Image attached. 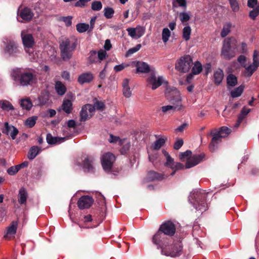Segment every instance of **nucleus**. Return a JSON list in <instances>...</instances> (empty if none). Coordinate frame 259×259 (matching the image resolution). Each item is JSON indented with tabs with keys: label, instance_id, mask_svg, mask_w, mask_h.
<instances>
[{
	"label": "nucleus",
	"instance_id": "nucleus-1",
	"mask_svg": "<svg viewBox=\"0 0 259 259\" xmlns=\"http://www.w3.org/2000/svg\"><path fill=\"white\" fill-rule=\"evenodd\" d=\"M12 76L20 86H33L37 82V72L32 68H17L13 70Z\"/></svg>",
	"mask_w": 259,
	"mask_h": 259
},
{
	"label": "nucleus",
	"instance_id": "nucleus-2",
	"mask_svg": "<svg viewBox=\"0 0 259 259\" xmlns=\"http://www.w3.org/2000/svg\"><path fill=\"white\" fill-rule=\"evenodd\" d=\"M165 95L167 98L172 103L173 105L162 106L161 109L163 113H165L170 111L174 112L181 111L184 108L181 103L180 93L175 88H166Z\"/></svg>",
	"mask_w": 259,
	"mask_h": 259
},
{
	"label": "nucleus",
	"instance_id": "nucleus-3",
	"mask_svg": "<svg viewBox=\"0 0 259 259\" xmlns=\"http://www.w3.org/2000/svg\"><path fill=\"white\" fill-rule=\"evenodd\" d=\"M175 232L176 227L174 224L171 221H167L160 226L158 231L153 236L152 242L157 246H161L163 241L168 240L166 235L173 236Z\"/></svg>",
	"mask_w": 259,
	"mask_h": 259
},
{
	"label": "nucleus",
	"instance_id": "nucleus-4",
	"mask_svg": "<svg viewBox=\"0 0 259 259\" xmlns=\"http://www.w3.org/2000/svg\"><path fill=\"white\" fill-rule=\"evenodd\" d=\"M77 45V40L75 37L65 38L60 42V55L63 61H68L72 58Z\"/></svg>",
	"mask_w": 259,
	"mask_h": 259
},
{
	"label": "nucleus",
	"instance_id": "nucleus-5",
	"mask_svg": "<svg viewBox=\"0 0 259 259\" xmlns=\"http://www.w3.org/2000/svg\"><path fill=\"white\" fill-rule=\"evenodd\" d=\"M206 192L203 190H196L192 192L189 197V200L197 210L205 211L207 205L205 202Z\"/></svg>",
	"mask_w": 259,
	"mask_h": 259
},
{
	"label": "nucleus",
	"instance_id": "nucleus-6",
	"mask_svg": "<svg viewBox=\"0 0 259 259\" xmlns=\"http://www.w3.org/2000/svg\"><path fill=\"white\" fill-rule=\"evenodd\" d=\"M161 246H157L158 248H161V254L166 256L175 257L179 256L182 252V245L181 242L177 241L173 244L169 245V240L163 241Z\"/></svg>",
	"mask_w": 259,
	"mask_h": 259
},
{
	"label": "nucleus",
	"instance_id": "nucleus-7",
	"mask_svg": "<svg viewBox=\"0 0 259 259\" xmlns=\"http://www.w3.org/2000/svg\"><path fill=\"white\" fill-rule=\"evenodd\" d=\"M192 65V57L189 55H185L177 61L175 68L179 72L187 73L190 70Z\"/></svg>",
	"mask_w": 259,
	"mask_h": 259
},
{
	"label": "nucleus",
	"instance_id": "nucleus-8",
	"mask_svg": "<svg viewBox=\"0 0 259 259\" xmlns=\"http://www.w3.org/2000/svg\"><path fill=\"white\" fill-rule=\"evenodd\" d=\"M147 86L151 88L152 90H154L160 87L164 82V79L161 76H156L155 69L151 70V73L149 76L147 78Z\"/></svg>",
	"mask_w": 259,
	"mask_h": 259
},
{
	"label": "nucleus",
	"instance_id": "nucleus-9",
	"mask_svg": "<svg viewBox=\"0 0 259 259\" xmlns=\"http://www.w3.org/2000/svg\"><path fill=\"white\" fill-rule=\"evenodd\" d=\"M235 40L233 38L225 39L221 51V55L226 60H230L235 56L234 52L231 49V45Z\"/></svg>",
	"mask_w": 259,
	"mask_h": 259
},
{
	"label": "nucleus",
	"instance_id": "nucleus-10",
	"mask_svg": "<svg viewBox=\"0 0 259 259\" xmlns=\"http://www.w3.org/2000/svg\"><path fill=\"white\" fill-rule=\"evenodd\" d=\"M21 36L25 51L27 53H30L29 50L32 48L35 44L33 36L31 34L27 33L25 30H22Z\"/></svg>",
	"mask_w": 259,
	"mask_h": 259
},
{
	"label": "nucleus",
	"instance_id": "nucleus-11",
	"mask_svg": "<svg viewBox=\"0 0 259 259\" xmlns=\"http://www.w3.org/2000/svg\"><path fill=\"white\" fill-rule=\"evenodd\" d=\"M95 113V107L90 104H87L82 107L80 112V119L85 121L91 118Z\"/></svg>",
	"mask_w": 259,
	"mask_h": 259
},
{
	"label": "nucleus",
	"instance_id": "nucleus-12",
	"mask_svg": "<svg viewBox=\"0 0 259 259\" xmlns=\"http://www.w3.org/2000/svg\"><path fill=\"white\" fill-rule=\"evenodd\" d=\"M259 66V55L258 52L255 50L253 55V63L247 67H245L244 75L247 77L251 76Z\"/></svg>",
	"mask_w": 259,
	"mask_h": 259
},
{
	"label": "nucleus",
	"instance_id": "nucleus-13",
	"mask_svg": "<svg viewBox=\"0 0 259 259\" xmlns=\"http://www.w3.org/2000/svg\"><path fill=\"white\" fill-rule=\"evenodd\" d=\"M115 160V156L112 153L108 152L103 154L101 158V162L103 169L106 171L110 170Z\"/></svg>",
	"mask_w": 259,
	"mask_h": 259
},
{
	"label": "nucleus",
	"instance_id": "nucleus-14",
	"mask_svg": "<svg viewBox=\"0 0 259 259\" xmlns=\"http://www.w3.org/2000/svg\"><path fill=\"white\" fill-rule=\"evenodd\" d=\"M3 134L10 136L13 140H15L17 136L19 131L14 126L9 124L8 122L4 123V127L2 129Z\"/></svg>",
	"mask_w": 259,
	"mask_h": 259
},
{
	"label": "nucleus",
	"instance_id": "nucleus-15",
	"mask_svg": "<svg viewBox=\"0 0 259 259\" xmlns=\"http://www.w3.org/2000/svg\"><path fill=\"white\" fill-rule=\"evenodd\" d=\"M4 53L10 56H15L19 53L16 42L13 40H9L4 48Z\"/></svg>",
	"mask_w": 259,
	"mask_h": 259
},
{
	"label": "nucleus",
	"instance_id": "nucleus-16",
	"mask_svg": "<svg viewBox=\"0 0 259 259\" xmlns=\"http://www.w3.org/2000/svg\"><path fill=\"white\" fill-rule=\"evenodd\" d=\"M126 31L131 37L136 39L141 37L145 33L144 28L140 25L137 26L136 28H128L126 29Z\"/></svg>",
	"mask_w": 259,
	"mask_h": 259
},
{
	"label": "nucleus",
	"instance_id": "nucleus-17",
	"mask_svg": "<svg viewBox=\"0 0 259 259\" xmlns=\"http://www.w3.org/2000/svg\"><path fill=\"white\" fill-rule=\"evenodd\" d=\"M94 202L92 197L89 196H83L81 197L77 202L78 207L81 209L89 208Z\"/></svg>",
	"mask_w": 259,
	"mask_h": 259
},
{
	"label": "nucleus",
	"instance_id": "nucleus-18",
	"mask_svg": "<svg viewBox=\"0 0 259 259\" xmlns=\"http://www.w3.org/2000/svg\"><path fill=\"white\" fill-rule=\"evenodd\" d=\"M166 177L167 176L163 174L151 170L148 172L146 179L148 182L158 181H161Z\"/></svg>",
	"mask_w": 259,
	"mask_h": 259
},
{
	"label": "nucleus",
	"instance_id": "nucleus-19",
	"mask_svg": "<svg viewBox=\"0 0 259 259\" xmlns=\"http://www.w3.org/2000/svg\"><path fill=\"white\" fill-rule=\"evenodd\" d=\"M135 66L137 69V72H141L147 73H151V70L155 69L154 68H150L149 65L146 62L142 61H137L135 62Z\"/></svg>",
	"mask_w": 259,
	"mask_h": 259
},
{
	"label": "nucleus",
	"instance_id": "nucleus-20",
	"mask_svg": "<svg viewBox=\"0 0 259 259\" xmlns=\"http://www.w3.org/2000/svg\"><path fill=\"white\" fill-rule=\"evenodd\" d=\"M204 157V155L198 154L194 155L190 158H189L186 163V167L190 168L199 163Z\"/></svg>",
	"mask_w": 259,
	"mask_h": 259
},
{
	"label": "nucleus",
	"instance_id": "nucleus-21",
	"mask_svg": "<svg viewBox=\"0 0 259 259\" xmlns=\"http://www.w3.org/2000/svg\"><path fill=\"white\" fill-rule=\"evenodd\" d=\"M18 223L16 221H13L10 225L8 227L4 238L6 239H10L13 235H14L17 231Z\"/></svg>",
	"mask_w": 259,
	"mask_h": 259
},
{
	"label": "nucleus",
	"instance_id": "nucleus-22",
	"mask_svg": "<svg viewBox=\"0 0 259 259\" xmlns=\"http://www.w3.org/2000/svg\"><path fill=\"white\" fill-rule=\"evenodd\" d=\"M93 79V75L91 72H85L80 74L78 77V82L83 84L90 82Z\"/></svg>",
	"mask_w": 259,
	"mask_h": 259
},
{
	"label": "nucleus",
	"instance_id": "nucleus-23",
	"mask_svg": "<svg viewBox=\"0 0 259 259\" xmlns=\"http://www.w3.org/2000/svg\"><path fill=\"white\" fill-rule=\"evenodd\" d=\"M122 93L123 96L127 98H129L132 96V91L129 86V79L124 78L122 83Z\"/></svg>",
	"mask_w": 259,
	"mask_h": 259
},
{
	"label": "nucleus",
	"instance_id": "nucleus-24",
	"mask_svg": "<svg viewBox=\"0 0 259 259\" xmlns=\"http://www.w3.org/2000/svg\"><path fill=\"white\" fill-rule=\"evenodd\" d=\"M19 16L23 20L29 21L32 18L33 14L30 9L25 8L20 11Z\"/></svg>",
	"mask_w": 259,
	"mask_h": 259
},
{
	"label": "nucleus",
	"instance_id": "nucleus-25",
	"mask_svg": "<svg viewBox=\"0 0 259 259\" xmlns=\"http://www.w3.org/2000/svg\"><path fill=\"white\" fill-rule=\"evenodd\" d=\"M211 135L212 136V138L209 145V149L210 151H213L215 150L217 144L221 141V139L223 138V137L217 132L215 133H211Z\"/></svg>",
	"mask_w": 259,
	"mask_h": 259
},
{
	"label": "nucleus",
	"instance_id": "nucleus-26",
	"mask_svg": "<svg viewBox=\"0 0 259 259\" xmlns=\"http://www.w3.org/2000/svg\"><path fill=\"white\" fill-rule=\"evenodd\" d=\"M94 159L92 156H87L83 160L82 167L84 170L90 171L93 168V163Z\"/></svg>",
	"mask_w": 259,
	"mask_h": 259
},
{
	"label": "nucleus",
	"instance_id": "nucleus-27",
	"mask_svg": "<svg viewBox=\"0 0 259 259\" xmlns=\"http://www.w3.org/2000/svg\"><path fill=\"white\" fill-rule=\"evenodd\" d=\"M28 198V193L26 189L22 187L19 189L18 196V201L20 204H24Z\"/></svg>",
	"mask_w": 259,
	"mask_h": 259
},
{
	"label": "nucleus",
	"instance_id": "nucleus-28",
	"mask_svg": "<svg viewBox=\"0 0 259 259\" xmlns=\"http://www.w3.org/2000/svg\"><path fill=\"white\" fill-rule=\"evenodd\" d=\"M65 139V137H53L50 134H48L46 138L47 141L49 144H60L64 142Z\"/></svg>",
	"mask_w": 259,
	"mask_h": 259
},
{
	"label": "nucleus",
	"instance_id": "nucleus-29",
	"mask_svg": "<svg viewBox=\"0 0 259 259\" xmlns=\"http://www.w3.org/2000/svg\"><path fill=\"white\" fill-rule=\"evenodd\" d=\"M41 149L40 147L38 146H32L28 153L27 158L29 160L34 159L36 156L40 152Z\"/></svg>",
	"mask_w": 259,
	"mask_h": 259
},
{
	"label": "nucleus",
	"instance_id": "nucleus-30",
	"mask_svg": "<svg viewBox=\"0 0 259 259\" xmlns=\"http://www.w3.org/2000/svg\"><path fill=\"white\" fill-rule=\"evenodd\" d=\"M250 111V110L249 109L245 108V107H244L242 109L240 114L238 115L237 122L234 125V127L235 128H237L240 125V123L242 122L243 120L245 118L246 116L249 113Z\"/></svg>",
	"mask_w": 259,
	"mask_h": 259
},
{
	"label": "nucleus",
	"instance_id": "nucleus-31",
	"mask_svg": "<svg viewBox=\"0 0 259 259\" xmlns=\"http://www.w3.org/2000/svg\"><path fill=\"white\" fill-rule=\"evenodd\" d=\"M55 89L57 94L60 96L64 95L66 91V87L60 81L56 82Z\"/></svg>",
	"mask_w": 259,
	"mask_h": 259
},
{
	"label": "nucleus",
	"instance_id": "nucleus-32",
	"mask_svg": "<svg viewBox=\"0 0 259 259\" xmlns=\"http://www.w3.org/2000/svg\"><path fill=\"white\" fill-rule=\"evenodd\" d=\"M213 77L215 83L217 84H220L224 78L223 71L221 69H218L214 72Z\"/></svg>",
	"mask_w": 259,
	"mask_h": 259
},
{
	"label": "nucleus",
	"instance_id": "nucleus-33",
	"mask_svg": "<svg viewBox=\"0 0 259 259\" xmlns=\"http://www.w3.org/2000/svg\"><path fill=\"white\" fill-rule=\"evenodd\" d=\"M0 107L5 111H10L14 109L12 104L7 100L0 101Z\"/></svg>",
	"mask_w": 259,
	"mask_h": 259
},
{
	"label": "nucleus",
	"instance_id": "nucleus-34",
	"mask_svg": "<svg viewBox=\"0 0 259 259\" xmlns=\"http://www.w3.org/2000/svg\"><path fill=\"white\" fill-rule=\"evenodd\" d=\"M20 105L23 109L29 110L32 107V103L29 98L23 99L21 100Z\"/></svg>",
	"mask_w": 259,
	"mask_h": 259
},
{
	"label": "nucleus",
	"instance_id": "nucleus-35",
	"mask_svg": "<svg viewBox=\"0 0 259 259\" xmlns=\"http://www.w3.org/2000/svg\"><path fill=\"white\" fill-rule=\"evenodd\" d=\"M49 100V95L47 94H41L38 97V103L39 106L45 105L48 103Z\"/></svg>",
	"mask_w": 259,
	"mask_h": 259
},
{
	"label": "nucleus",
	"instance_id": "nucleus-36",
	"mask_svg": "<svg viewBox=\"0 0 259 259\" xmlns=\"http://www.w3.org/2000/svg\"><path fill=\"white\" fill-rule=\"evenodd\" d=\"M72 104L70 100H64L62 107V109L67 113H70L72 109Z\"/></svg>",
	"mask_w": 259,
	"mask_h": 259
},
{
	"label": "nucleus",
	"instance_id": "nucleus-37",
	"mask_svg": "<svg viewBox=\"0 0 259 259\" xmlns=\"http://www.w3.org/2000/svg\"><path fill=\"white\" fill-rule=\"evenodd\" d=\"M231 27L232 24L230 22L226 23L224 25L221 32V35L222 37H225L229 34Z\"/></svg>",
	"mask_w": 259,
	"mask_h": 259
},
{
	"label": "nucleus",
	"instance_id": "nucleus-38",
	"mask_svg": "<svg viewBox=\"0 0 259 259\" xmlns=\"http://www.w3.org/2000/svg\"><path fill=\"white\" fill-rule=\"evenodd\" d=\"M202 70V65L199 61H196L192 68V73L193 74L197 75L199 74Z\"/></svg>",
	"mask_w": 259,
	"mask_h": 259
},
{
	"label": "nucleus",
	"instance_id": "nucleus-39",
	"mask_svg": "<svg viewBox=\"0 0 259 259\" xmlns=\"http://www.w3.org/2000/svg\"><path fill=\"white\" fill-rule=\"evenodd\" d=\"M111 143H118L119 146L123 144L125 139H121L119 137L114 136L113 135H110V138L108 140Z\"/></svg>",
	"mask_w": 259,
	"mask_h": 259
},
{
	"label": "nucleus",
	"instance_id": "nucleus-40",
	"mask_svg": "<svg viewBox=\"0 0 259 259\" xmlns=\"http://www.w3.org/2000/svg\"><path fill=\"white\" fill-rule=\"evenodd\" d=\"M191 33V28L190 26L188 25L185 26L183 29V38L186 40L188 41L190 38Z\"/></svg>",
	"mask_w": 259,
	"mask_h": 259
},
{
	"label": "nucleus",
	"instance_id": "nucleus-41",
	"mask_svg": "<svg viewBox=\"0 0 259 259\" xmlns=\"http://www.w3.org/2000/svg\"><path fill=\"white\" fill-rule=\"evenodd\" d=\"M227 84L229 86L234 87L237 83V77L233 74H229L227 78Z\"/></svg>",
	"mask_w": 259,
	"mask_h": 259
},
{
	"label": "nucleus",
	"instance_id": "nucleus-42",
	"mask_svg": "<svg viewBox=\"0 0 259 259\" xmlns=\"http://www.w3.org/2000/svg\"><path fill=\"white\" fill-rule=\"evenodd\" d=\"M37 117L33 116L28 118L25 121V125L29 128L32 127L36 123Z\"/></svg>",
	"mask_w": 259,
	"mask_h": 259
},
{
	"label": "nucleus",
	"instance_id": "nucleus-43",
	"mask_svg": "<svg viewBox=\"0 0 259 259\" xmlns=\"http://www.w3.org/2000/svg\"><path fill=\"white\" fill-rule=\"evenodd\" d=\"M172 7H180L185 10L187 8L186 0H172Z\"/></svg>",
	"mask_w": 259,
	"mask_h": 259
},
{
	"label": "nucleus",
	"instance_id": "nucleus-44",
	"mask_svg": "<svg viewBox=\"0 0 259 259\" xmlns=\"http://www.w3.org/2000/svg\"><path fill=\"white\" fill-rule=\"evenodd\" d=\"M190 12H181L179 15V17L182 23L187 22L190 19Z\"/></svg>",
	"mask_w": 259,
	"mask_h": 259
},
{
	"label": "nucleus",
	"instance_id": "nucleus-45",
	"mask_svg": "<svg viewBox=\"0 0 259 259\" xmlns=\"http://www.w3.org/2000/svg\"><path fill=\"white\" fill-rule=\"evenodd\" d=\"M166 139L160 138L156 140L152 145V148L154 150H159L165 143Z\"/></svg>",
	"mask_w": 259,
	"mask_h": 259
},
{
	"label": "nucleus",
	"instance_id": "nucleus-46",
	"mask_svg": "<svg viewBox=\"0 0 259 259\" xmlns=\"http://www.w3.org/2000/svg\"><path fill=\"white\" fill-rule=\"evenodd\" d=\"M114 14V10L110 7H106L104 9V16L107 19H111Z\"/></svg>",
	"mask_w": 259,
	"mask_h": 259
},
{
	"label": "nucleus",
	"instance_id": "nucleus-47",
	"mask_svg": "<svg viewBox=\"0 0 259 259\" xmlns=\"http://www.w3.org/2000/svg\"><path fill=\"white\" fill-rule=\"evenodd\" d=\"M76 27V30L78 32L83 33L89 29L90 25L88 24L81 23L77 24Z\"/></svg>",
	"mask_w": 259,
	"mask_h": 259
},
{
	"label": "nucleus",
	"instance_id": "nucleus-48",
	"mask_svg": "<svg viewBox=\"0 0 259 259\" xmlns=\"http://www.w3.org/2000/svg\"><path fill=\"white\" fill-rule=\"evenodd\" d=\"M243 91V87L240 85L231 92V95L233 98L239 97Z\"/></svg>",
	"mask_w": 259,
	"mask_h": 259
},
{
	"label": "nucleus",
	"instance_id": "nucleus-49",
	"mask_svg": "<svg viewBox=\"0 0 259 259\" xmlns=\"http://www.w3.org/2000/svg\"><path fill=\"white\" fill-rule=\"evenodd\" d=\"M93 106L95 107V110L97 109L101 111H103L105 107V105L103 102L98 101L96 99H95Z\"/></svg>",
	"mask_w": 259,
	"mask_h": 259
},
{
	"label": "nucleus",
	"instance_id": "nucleus-50",
	"mask_svg": "<svg viewBox=\"0 0 259 259\" xmlns=\"http://www.w3.org/2000/svg\"><path fill=\"white\" fill-rule=\"evenodd\" d=\"M170 36V32L169 30L167 28H163L162 32V39L164 43L167 42Z\"/></svg>",
	"mask_w": 259,
	"mask_h": 259
},
{
	"label": "nucleus",
	"instance_id": "nucleus-51",
	"mask_svg": "<svg viewBox=\"0 0 259 259\" xmlns=\"http://www.w3.org/2000/svg\"><path fill=\"white\" fill-rule=\"evenodd\" d=\"M231 132V130L226 126H223L220 128L217 133L223 138L227 137Z\"/></svg>",
	"mask_w": 259,
	"mask_h": 259
},
{
	"label": "nucleus",
	"instance_id": "nucleus-52",
	"mask_svg": "<svg viewBox=\"0 0 259 259\" xmlns=\"http://www.w3.org/2000/svg\"><path fill=\"white\" fill-rule=\"evenodd\" d=\"M231 8L234 12H238L239 10V4L237 0H229Z\"/></svg>",
	"mask_w": 259,
	"mask_h": 259
},
{
	"label": "nucleus",
	"instance_id": "nucleus-53",
	"mask_svg": "<svg viewBox=\"0 0 259 259\" xmlns=\"http://www.w3.org/2000/svg\"><path fill=\"white\" fill-rule=\"evenodd\" d=\"M102 8V4L100 1H94L92 3L91 8L93 11H100Z\"/></svg>",
	"mask_w": 259,
	"mask_h": 259
},
{
	"label": "nucleus",
	"instance_id": "nucleus-54",
	"mask_svg": "<svg viewBox=\"0 0 259 259\" xmlns=\"http://www.w3.org/2000/svg\"><path fill=\"white\" fill-rule=\"evenodd\" d=\"M141 45L138 44L136 46V47L129 49L126 53V55H125L126 57H128V56L136 53L141 49Z\"/></svg>",
	"mask_w": 259,
	"mask_h": 259
},
{
	"label": "nucleus",
	"instance_id": "nucleus-55",
	"mask_svg": "<svg viewBox=\"0 0 259 259\" xmlns=\"http://www.w3.org/2000/svg\"><path fill=\"white\" fill-rule=\"evenodd\" d=\"M19 168L17 165L10 167L7 169V172L11 176L15 175L19 170Z\"/></svg>",
	"mask_w": 259,
	"mask_h": 259
},
{
	"label": "nucleus",
	"instance_id": "nucleus-56",
	"mask_svg": "<svg viewBox=\"0 0 259 259\" xmlns=\"http://www.w3.org/2000/svg\"><path fill=\"white\" fill-rule=\"evenodd\" d=\"M192 152L190 150H187L184 152L181 153L179 157L181 160H184L185 158H189L191 155Z\"/></svg>",
	"mask_w": 259,
	"mask_h": 259
},
{
	"label": "nucleus",
	"instance_id": "nucleus-57",
	"mask_svg": "<svg viewBox=\"0 0 259 259\" xmlns=\"http://www.w3.org/2000/svg\"><path fill=\"white\" fill-rule=\"evenodd\" d=\"M259 14V7H257L252 11H251L249 13V17L252 19H254Z\"/></svg>",
	"mask_w": 259,
	"mask_h": 259
},
{
	"label": "nucleus",
	"instance_id": "nucleus-58",
	"mask_svg": "<svg viewBox=\"0 0 259 259\" xmlns=\"http://www.w3.org/2000/svg\"><path fill=\"white\" fill-rule=\"evenodd\" d=\"M72 16L63 17L62 20L65 23L66 26H70L72 24Z\"/></svg>",
	"mask_w": 259,
	"mask_h": 259
},
{
	"label": "nucleus",
	"instance_id": "nucleus-59",
	"mask_svg": "<svg viewBox=\"0 0 259 259\" xmlns=\"http://www.w3.org/2000/svg\"><path fill=\"white\" fill-rule=\"evenodd\" d=\"M129 65L125 63H122L120 65H116L114 67V70L116 72H119L123 70L125 68L127 67Z\"/></svg>",
	"mask_w": 259,
	"mask_h": 259
},
{
	"label": "nucleus",
	"instance_id": "nucleus-60",
	"mask_svg": "<svg viewBox=\"0 0 259 259\" xmlns=\"http://www.w3.org/2000/svg\"><path fill=\"white\" fill-rule=\"evenodd\" d=\"M97 52L96 51H91L90 53V56L89 57V61L90 63H94L96 61Z\"/></svg>",
	"mask_w": 259,
	"mask_h": 259
},
{
	"label": "nucleus",
	"instance_id": "nucleus-61",
	"mask_svg": "<svg viewBox=\"0 0 259 259\" xmlns=\"http://www.w3.org/2000/svg\"><path fill=\"white\" fill-rule=\"evenodd\" d=\"M184 166L183 164L179 162H174L173 165H171V169L172 170H178L179 169H183Z\"/></svg>",
	"mask_w": 259,
	"mask_h": 259
},
{
	"label": "nucleus",
	"instance_id": "nucleus-62",
	"mask_svg": "<svg viewBox=\"0 0 259 259\" xmlns=\"http://www.w3.org/2000/svg\"><path fill=\"white\" fill-rule=\"evenodd\" d=\"M107 56V53L106 51L100 50L98 52V58L100 61L103 60L105 59Z\"/></svg>",
	"mask_w": 259,
	"mask_h": 259
},
{
	"label": "nucleus",
	"instance_id": "nucleus-63",
	"mask_svg": "<svg viewBox=\"0 0 259 259\" xmlns=\"http://www.w3.org/2000/svg\"><path fill=\"white\" fill-rule=\"evenodd\" d=\"M91 0H79L75 4V6L77 7H83L85 6L86 4Z\"/></svg>",
	"mask_w": 259,
	"mask_h": 259
},
{
	"label": "nucleus",
	"instance_id": "nucleus-64",
	"mask_svg": "<svg viewBox=\"0 0 259 259\" xmlns=\"http://www.w3.org/2000/svg\"><path fill=\"white\" fill-rule=\"evenodd\" d=\"M130 146H131V145L129 142L126 143L124 145H123V146L120 149V153L122 154H125L127 152V151L129 150Z\"/></svg>",
	"mask_w": 259,
	"mask_h": 259
}]
</instances>
